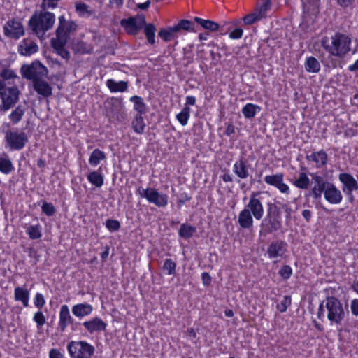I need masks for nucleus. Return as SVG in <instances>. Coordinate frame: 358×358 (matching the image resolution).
Listing matches in <instances>:
<instances>
[{"instance_id": "1", "label": "nucleus", "mask_w": 358, "mask_h": 358, "mask_svg": "<svg viewBox=\"0 0 358 358\" xmlns=\"http://www.w3.org/2000/svg\"><path fill=\"white\" fill-rule=\"evenodd\" d=\"M346 311L341 301L334 296H327L319 306L317 318L324 321L327 318L330 324L341 326L345 320Z\"/></svg>"}, {"instance_id": "2", "label": "nucleus", "mask_w": 358, "mask_h": 358, "mask_svg": "<svg viewBox=\"0 0 358 358\" xmlns=\"http://www.w3.org/2000/svg\"><path fill=\"white\" fill-rule=\"evenodd\" d=\"M22 76L32 81L34 90H52L45 80L48 69L39 61H34L30 64H24L20 69Z\"/></svg>"}, {"instance_id": "3", "label": "nucleus", "mask_w": 358, "mask_h": 358, "mask_svg": "<svg viewBox=\"0 0 358 358\" xmlns=\"http://www.w3.org/2000/svg\"><path fill=\"white\" fill-rule=\"evenodd\" d=\"M352 39L343 33L336 32L331 37V43L322 41V46L331 55L344 58L351 50Z\"/></svg>"}, {"instance_id": "4", "label": "nucleus", "mask_w": 358, "mask_h": 358, "mask_svg": "<svg viewBox=\"0 0 358 358\" xmlns=\"http://www.w3.org/2000/svg\"><path fill=\"white\" fill-rule=\"evenodd\" d=\"M55 22L54 13L43 10L35 12L28 22V27L39 38H43L45 33L50 30Z\"/></svg>"}, {"instance_id": "5", "label": "nucleus", "mask_w": 358, "mask_h": 358, "mask_svg": "<svg viewBox=\"0 0 358 358\" xmlns=\"http://www.w3.org/2000/svg\"><path fill=\"white\" fill-rule=\"evenodd\" d=\"M281 210L274 203H268L266 217L260 224L259 235L266 236L282 228Z\"/></svg>"}, {"instance_id": "6", "label": "nucleus", "mask_w": 358, "mask_h": 358, "mask_svg": "<svg viewBox=\"0 0 358 358\" xmlns=\"http://www.w3.org/2000/svg\"><path fill=\"white\" fill-rule=\"evenodd\" d=\"M105 115L110 122H122L127 119V113L120 99L111 98L104 103Z\"/></svg>"}, {"instance_id": "7", "label": "nucleus", "mask_w": 358, "mask_h": 358, "mask_svg": "<svg viewBox=\"0 0 358 358\" xmlns=\"http://www.w3.org/2000/svg\"><path fill=\"white\" fill-rule=\"evenodd\" d=\"M72 358H91L94 354V347L86 341H71L67 346Z\"/></svg>"}, {"instance_id": "8", "label": "nucleus", "mask_w": 358, "mask_h": 358, "mask_svg": "<svg viewBox=\"0 0 358 358\" xmlns=\"http://www.w3.org/2000/svg\"><path fill=\"white\" fill-rule=\"evenodd\" d=\"M137 193L139 196L145 198L149 203H153L159 208L165 207L168 204V196L166 194H160L155 188L144 189L139 187Z\"/></svg>"}, {"instance_id": "9", "label": "nucleus", "mask_w": 358, "mask_h": 358, "mask_svg": "<svg viewBox=\"0 0 358 358\" xmlns=\"http://www.w3.org/2000/svg\"><path fill=\"white\" fill-rule=\"evenodd\" d=\"M5 141L10 150H20L24 148L29 138L25 132L8 130L5 133Z\"/></svg>"}, {"instance_id": "10", "label": "nucleus", "mask_w": 358, "mask_h": 358, "mask_svg": "<svg viewBox=\"0 0 358 358\" xmlns=\"http://www.w3.org/2000/svg\"><path fill=\"white\" fill-rule=\"evenodd\" d=\"M3 34L6 37L17 40L25 34L22 23L16 18L8 20L3 26Z\"/></svg>"}, {"instance_id": "11", "label": "nucleus", "mask_w": 358, "mask_h": 358, "mask_svg": "<svg viewBox=\"0 0 358 358\" xmlns=\"http://www.w3.org/2000/svg\"><path fill=\"white\" fill-rule=\"evenodd\" d=\"M312 182L315 184L309 192V196H313L315 199H320L322 194L331 182H328L324 177L318 175L317 173H310Z\"/></svg>"}, {"instance_id": "12", "label": "nucleus", "mask_w": 358, "mask_h": 358, "mask_svg": "<svg viewBox=\"0 0 358 358\" xmlns=\"http://www.w3.org/2000/svg\"><path fill=\"white\" fill-rule=\"evenodd\" d=\"M259 194L260 192H252L250 196L249 202L245 207L257 220H262L264 213L263 204L257 197Z\"/></svg>"}, {"instance_id": "13", "label": "nucleus", "mask_w": 358, "mask_h": 358, "mask_svg": "<svg viewBox=\"0 0 358 358\" xmlns=\"http://www.w3.org/2000/svg\"><path fill=\"white\" fill-rule=\"evenodd\" d=\"M145 23V19L143 15L139 17L138 20L135 17H129L120 21L121 26L130 35H136Z\"/></svg>"}, {"instance_id": "14", "label": "nucleus", "mask_w": 358, "mask_h": 358, "mask_svg": "<svg viewBox=\"0 0 358 358\" xmlns=\"http://www.w3.org/2000/svg\"><path fill=\"white\" fill-rule=\"evenodd\" d=\"M20 91H0V110L6 111L18 101Z\"/></svg>"}, {"instance_id": "15", "label": "nucleus", "mask_w": 358, "mask_h": 358, "mask_svg": "<svg viewBox=\"0 0 358 358\" xmlns=\"http://www.w3.org/2000/svg\"><path fill=\"white\" fill-rule=\"evenodd\" d=\"M287 244L282 240H277L271 242L266 250V254L270 259L282 257L287 252Z\"/></svg>"}, {"instance_id": "16", "label": "nucleus", "mask_w": 358, "mask_h": 358, "mask_svg": "<svg viewBox=\"0 0 358 358\" xmlns=\"http://www.w3.org/2000/svg\"><path fill=\"white\" fill-rule=\"evenodd\" d=\"M338 179L343 185L342 190L345 194H351V192L358 189V183L351 174L340 173Z\"/></svg>"}, {"instance_id": "17", "label": "nucleus", "mask_w": 358, "mask_h": 358, "mask_svg": "<svg viewBox=\"0 0 358 358\" xmlns=\"http://www.w3.org/2000/svg\"><path fill=\"white\" fill-rule=\"evenodd\" d=\"M17 51L20 55L29 57L38 51V45L32 39L26 38L19 43Z\"/></svg>"}, {"instance_id": "18", "label": "nucleus", "mask_w": 358, "mask_h": 358, "mask_svg": "<svg viewBox=\"0 0 358 358\" xmlns=\"http://www.w3.org/2000/svg\"><path fill=\"white\" fill-rule=\"evenodd\" d=\"M284 175L283 173H278L271 176H266L264 178V181L268 185L275 187L279 191L284 194L289 193V186L283 182Z\"/></svg>"}, {"instance_id": "19", "label": "nucleus", "mask_w": 358, "mask_h": 358, "mask_svg": "<svg viewBox=\"0 0 358 358\" xmlns=\"http://www.w3.org/2000/svg\"><path fill=\"white\" fill-rule=\"evenodd\" d=\"M250 165L245 157H241L233 165V172L240 179H246L250 176Z\"/></svg>"}, {"instance_id": "20", "label": "nucleus", "mask_w": 358, "mask_h": 358, "mask_svg": "<svg viewBox=\"0 0 358 358\" xmlns=\"http://www.w3.org/2000/svg\"><path fill=\"white\" fill-rule=\"evenodd\" d=\"M323 193L325 199L331 204H338L342 201V194L333 183L329 184Z\"/></svg>"}, {"instance_id": "21", "label": "nucleus", "mask_w": 358, "mask_h": 358, "mask_svg": "<svg viewBox=\"0 0 358 358\" xmlns=\"http://www.w3.org/2000/svg\"><path fill=\"white\" fill-rule=\"evenodd\" d=\"M73 323V319L70 315V311L67 305H63L60 308L59 320V329L62 332H64L68 324Z\"/></svg>"}, {"instance_id": "22", "label": "nucleus", "mask_w": 358, "mask_h": 358, "mask_svg": "<svg viewBox=\"0 0 358 358\" xmlns=\"http://www.w3.org/2000/svg\"><path fill=\"white\" fill-rule=\"evenodd\" d=\"M75 24L73 22H67L64 15L59 17V25L56 30L57 36L69 38L71 30L74 29Z\"/></svg>"}, {"instance_id": "23", "label": "nucleus", "mask_w": 358, "mask_h": 358, "mask_svg": "<svg viewBox=\"0 0 358 358\" xmlns=\"http://www.w3.org/2000/svg\"><path fill=\"white\" fill-rule=\"evenodd\" d=\"M83 326L88 332L92 334L96 331H105L107 324L99 317H94L91 320L83 322Z\"/></svg>"}, {"instance_id": "24", "label": "nucleus", "mask_w": 358, "mask_h": 358, "mask_svg": "<svg viewBox=\"0 0 358 358\" xmlns=\"http://www.w3.org/2000/svg\"><path fill=\"white\" fill-rule=\"evenodd\" d=\"M252 215L248 210V208L242 210L238 217V223L241 228L245 229H250L252 228L254 224Z\"/></svg>"}, {"instance_id": "25", "label": "nucleus", "mask_w": 358, "mask_h": 358, "mask_svg": "<svg viewBox=\"0 0 358 358\" xmlns=\"http://www.w3.org/2000/svg\"><path fill=\"white\" fill-rule=\"evenodd\" d=\"M306 159L308 161H313L316 164V167L321 168L327 163L328 155L324 150L318 152H314L310 155H306Z\"/></svg>"}, {"instance_id": "26", "label": "nucleus", "mask_w": 358, "mask_h": 358, "mask_svg": "<svg viewBox=\"0 0 358 358\" xmlns=\"http://www.w3.org/2000/svg\"><path fill=\"white\" fill-rule=\"evenodd\" d=\"M93 311V307L89 303H78L72 307V313L74 316L82 318L90 315Z\"/></svg>"}, {"instance_id": "27", "label": "nucleus", "mask_w": 358, "mask_h": 358, "mask_svg": "<svg viewBox=\"0 0 358 358\" xmlns=\"http://www.w3.org/2000/svg\"><path fill=\"white\" fill-rule=\"evenodd\" d=\"M14 299L17 301H20L24 307L29 306V292L21 287H17L14 291Z\"/></svg>"}, {"instance_id": "28", "label": "nucleus", "mask_w": 358, "mask_h": 358, "mask_svg": "<svg viewBox=\"0 0 358 358\" xmlns=\"http://www.w3.org/2000/svg\"><path fill=\"white\" fill-rule=\"evenodd\" d=\"M67 38L60 36H57V38H52L51 40V44L52 48L60 54L63 57H64V55H63L62 53L64 52L66 55H69V52L64 50V46L67 41Z\"/></svg>"}, {"instance_id": "29", "label": "nucleus", "mask_w": 358, "mask_h": 358, "mask_svg": "<svg viewBox=\"0 0 358 358\" xmlns=\"http://www.w3.org/2000/svg\"><path fill=\"white\" fill-rule=\"evenodd\" d=\"M14 170L11 160L6 154L0 157V171L6 175L10 174Z\"/></svg>"}, {"instance_id": "30", "label": "nucleus", "mask_w": 358, "mask_h": 358, "mask_svg": "<svg viewBox=\"0 0 358 358\" xmlns=\"http://www.w3.org/2000/svg\"><path fill=\"white\" fill-rule=\"evenodd\" d=\"M142 115L143 114L141 113H136L131 123L134 131L138 134H142L145 127V123Z\"/></svg>"}, {"instance_id": "31", "label": "nucleus", "mask_w": 358, "mask_h": 358, "mask_svg": "<svg viewBox=\"0 0 358 358\" xmlns=\"http://www.w3.org/2000/svg\"><path fill=\"white\" fill-rule=\"evenodd\" d=\"M194 21L201 25L203 29L209 30L210 31H215L219 29V24L212 20H204L199 17H195Z\"/></svg>"}, {"instance_id": "32", "label": "nucleus", "mask_w": 358, "mask_h": 358, "mask_svg": "<svg viewBox=\"0 0 358 358\" xmlns=\"http://www.w3.org/2000/svg\"><path fill=\"white\" fill-rule=\"evenodd\" d=\"M320 64L314 57H308L305 62V69L310 73H318L320 70Z\"/></svg>"}, {"instance_id": "33", "label": "nucleus", "mask_w": 358, "mask_h": 358, "mask_svg": "<svg viewBox=\"0 0 358 358\" xmlns=\"http://www.w3.org/2000/svg\"><path fill=\"white\" fill-rule=\"evenodd\" d=\"M261 108L257 105L252 103H247L242 108V113L246 119H252L255 117L257 112H259Z\"/></svg>"}, {"instance_id": "34", "label": "nucleus", "mask_w": 358, "mask_h": 358, "mask_svg": "<svg viewBox=\"0 0 358 358\" xmlns=\"http://www.w3.org/2000/svg\"><path fill=\"white\" fill-rule=\"evenodd\" d=\"M196 232V228L188 224H182L178 231L179 236L184 239L192 238Z\"/></svg>"}, {"instance_id": "35", "label": "nucleus", "mask_w": 358, "mask_h": 358, "mask_svg": "<svg viewBox=\"0 0 358 358\" xmlns=\"http://www.w3.org/2000/svg\"><path fill=\"white\" fill-rule=\"evenodd\" d=\"M26 233L31 239H38L42 236L41 226L39 224L27 225L25 227Z\"/></svg>"}, {"instance_id": "36", "label": "nucleus", "mask_w": 358, "mask_h": 358, "mask_svg": "<svg viewBox=\"0 0 358 358\" xmlns=\"http://www.w3.org/2000/svg\"><path fill=\"white\" fill-rule=\"evenodd\" d=\"M194 24L192 21L184 19L180 20L177 24L173 26L172 29L176 32L180 31L182 30L191 31L194 30Z\"/></svg>"}, {"instance_id": "37", "label": "nucleus", "mask_w": 358, "mask_h": 358, "mask_svg": "<svg viewBox=\"0 0 358 358\" xmlns=\"http://www.w3.org/2000/svg\"><path fill=\"white\" fill-rule=\"evenodd\" d=\"M106 157V156L104 152L96 148L94 150L93 152L91 153L89 159V163L92 166H97L101 161L104 160Z\"/></svg>"}, {"instance_id": "38", "label": "nucleus", "mask_w": 358, "mask_h": 358, "mask_svg": "<svg viewBox=\"0 0 358 358\" xmlns=\"http://www.w3.org/2000/svg\"><path fill=\"white\" fill-rule=\"evenodd\" d=\"M144 33L148 40V42L150 45H153L155 43V31L156 27L152 24H144Z\"/></svg>"}, {"instance_id": "39", "label": "nucleus", "mask_w": 358, "mask_h": 358, "mask_svg": "<svg viewBox=\"0 0 358 358\" xmlns=\"http://www.w3.org/2000/svg\"><path fill=\"white\" fill-rule=\"evenodd\" d=\"M294 185L302 189H306L310 185V179L306 173L301 172L299 175V178L294 182Z\"/></svg>"}, {"instance_id": "40", "label": "nucleus", "mask_w": 358, "mask_h": 358, "mask_svg": "<svg viewBox=\"0 0 358 358\" xmlns=\"http://www.w3.org/2000/svg\"><path fill=\"white\" fill-rule=\"evenodd\" d=\"M25 112V108L22 106H18L12 113L9 115V119L15 124L18 123L22 118Z\"/></svg>"}, {"instance_id": "41", "label": "nucleus", "mask_w": 358, "mask_h": 358, "mask_svg": "<svg viewBox=\"0 0 358 358\" xmlns=\"http://www.w3.org/2000/svg\"><path fill=\"white\" fill-rule=\"evenodd\" d=\"M87 180L92 185L97 187H100L103 184V176L97 171H92L87 176Z\"/></svg>"}, {"instance_id": "42", "label": "nucleus", "mask_w": 358, "mask_h": 358, "mask_svg": "<svg viewBox=\"0 0 358 358\" xmlns=\"http://www.w3.org/2000/svg\"><path fill=\"white\" fill-rule=\"evenodd\" d=\"M130 101L134 103V109L137 111V113H145L146 106L141 97L134 96L130 98Z\"/></svg>"}, {"instance_id": "43", "label": "nucleus", "mask_w": 358, "mask_h": 358, "mask_svg": "<svg viewBox=\"0 0 358 358\" xmlns=\"http://www.w3.org/2000/svg\"><path fill=\"white\" fill-rule=\"evenodd\" d=\"M106 86L109 90H127L128 83L123 80L117 82L113 79H108L106 81Z\"/></svg>"}, {"instance_id": "44", "label": "nucleus", "mask_w": 358, "mask_h": 358, "mask_svg": "<svg viewBox=\"0 0 358 358\" xmlns=\"http://www.w3.org/2000/svg\"><path fill=\"white\" fill-rule=\"evenodd\" d=\"M172 27H169L167 29H161L158 32V36L160 37L164 41L169 42L174 38V33Z\"/></svg>"}, {"instance_id": "45", "label": "nucleus", "mask_w": 358, "mask_h": 358, "mask_svg": "<svg viewBox=\"0 0 358 358\" xmlns=\"http://www.w3.org/2000/svg\"><path fill=\"white\" fill-rule=\"evenodd\" d=\"M189 116L190 108L189 106H185L181 112L176 115V118L182 126H185L187 124Z\"/></svg>"}, {"instance_id": "46", "label": "nucleus", "mask_w": 358, "mask_h": 358, "mask_svg": "<svg viewBox=\"0 0 358 358\" xmlns=\"http://www.w3.org/2000/svg\"><path fill=\"white\" fill-rule=\"evenodd\" d=\"M76 11L80 17H89L92 12L88 10V6L83 2H76L75 4Z\"/></svg>"}, {"instance_id": "47", "label": "nucleus", "mask_w": 358, "mask_h": 358, "mask_svg": "<svg viewBox=\"0 0 358 358\" xmlns=\"http://www.w3.org/2000/svg\"><path fill=\"white\" fill-rule=\"evenodd\" d=\"M176 263L171 259H166L164 261L162 269L166 271L169 275H175L176 273Z\"/></svg>"}, {"instance_id": "48", "label": "nucleus", "mask_w": 358, "mask_h": 358, "mask_svg": "<svg viewBox=\"0 0 358 358\" xmlns=\"http://www.w3.org/2000/svg\"><path fill=\"white\" fill-rule=\"evenodd\" d=\"M61 0H42L41 7L43 10L55 9L58 6Z\"/></svg>"}, {"instance_id": "49", "label": "nucleus", "mask_w": 358, "mask_h": 358, "mask_svg": "<svg viewBox=\"0 0 358 358\" xmlns=\"http://www.w3.org/2000/svg\"><path fill=\"white\" fill-rule=\"evenodd\" d=\"M106 227L110 231H116L120 229V222L117 220L108 219L106 221Z\"/></svg>"}, {"instance_id": "50", "label": "nucleus", "mask_w": 358, "mask_h": 358, "mask_svg": "<svg viewBox=\"0 0 358 358\" xmlns=\"http://www.w3.org/2000/svg\"><path fill=\"white\" fill-rule=\"evenodd\" d=\"M42 212L48 216H52L56 213V209L52 203L44 201L41 206Z\"/></svg>"}, {"instance_id": "51", "label": "nucleus", "mask_w": 358, "mask_h": 358, "mask_svg": "<svg viewBox=\"0 0 358 358\" xmlns=\"http://www.w3.org/2000/svg\"><path fill=\"white\" fill-rule=\"evenodd\" d=\"M0 77L5 81L17 78V75L12 69H3L0 73Z\"/></svg>"}, {"instance_id": "52", "label": "nucleus", "mask_w": 358, "mask_h": 358, "mask_svg": "<svg viewBox=\"0 0 358 358\" xmlns=\"http://www.w3.org/2000/svg\"><path fill=\"white\" fill-rule=\"evenodd\" d=\"M291 305V297L289 296H285L280 303L278 305V308L281 313L287 310L288 306Z\"/></svg>"}, {"instance_id": "53", "label": "nucleus", "mask_w": 358, "mask_h": 358, "mask_svg": "<svg viewBox=\"0 0 358 358\" xmlns=\"http://www.w3.org/2000/svg\"><path fill=\"white\" fill-rule=\"evenodd\" d=\"M279 274L283 279L287 280L292 275V269L289 265H285L279 271Z\"/></svg>"}, {"instance_id": "54", "label": "nucleus", "mask_w": 358, "mask_h": 358, "mask_svg": "<svg viewBox=\"0 0 358 358\" xmlns=\"http://www.w3.org/2000/svg\"><path fill=\"white\" fill-rule=\"evenodd\" d=\"M258 19L259 15H257L256 13H250L246 15L243 20L244 24L246 25H251L254 24Z\"/></svg>"}, {"instance_id": "55", "label": "nucleus", "mask_w": 358, "mask_h": 358, "mask_svg": "<svg viewBox=\"0 0 358 358\" xmlns=\"http://www.w3.org/2000/svg\"><path fill=\"white\" fill-rule=\"evenodd\" d=\"M34 320L36 322L38 327H42L45 323V316L41 311L34 314Z\"/></svg>"}, {"instance_id": "56", "label": "nucleus", "mask_w": 358, "mask_h": 358, "mask_svg": "<svg viewBox=\"0 0 358 358\" xmlns=\"http://www.w3.org/2000/svg\"><path fill=\"white\" fill-rule=\"evenodd\" d=\"M34 305L38 308H41L45 303L44 296L41 293H37L34 300Z\"/></svg>"}, {"instance_id": "57", "label": "nucleus", "mask_w": 358, "mask_h": 358, "mask_svg": "<svg viewBox=\"0 0 358 358\" xmlns=\"http://www.w3.org/2000/svg\"><path fill=\"white\" fill-rule=\"evenodd\" d=\"M243 33L241 28H236L229 33V36L231 39H239L242 37Z\"/></svg>"}, {"instance_id": "58", "label": "nucleus", "mask_w": 358, "mask_h": 358, "mask_svg": "<svg viewBox=\"0 0 358 358\" xmlns=\"http://www.w3.org/2000/svg\"><path fill=\"white\" fill-rule=\"evenodd\" d=\"M271 6V0H262V3L260 6L259 10V15H261L262 13H266Z\"/></svg>"}, {"instance_id": "59", "label": "nucleus", "mask_w": 358, "mask_h": 358, "mask_svg": "<svg viewBox=\"0 0 358 358\" xmlns=\"http://www.w3.org/2000/svg\"><path fill=\"white\" fill-rule=\"evenodd\" d=\"M350 310L354 316H358V299H355L351 301Z\"/></svg>"}, {"instance_id": "60", "label": "nucleus", "mask_w": 358, "mask_h": 358, "mask_svg": "<svg viewBox=\"0 0 358 358\" xmlns=\"http://www.w3.org/2000/svg\"><path fill=\"white\" fill-rule=\"evenodd\" d=\"M201 279H202L203 284L205 286L209 285L210 284L211 280H212L209 273H208L206 272H204L201 274Z\"/></svg>"}, {"instance_id": "61", "label": "nucleus", "mask_w": 358, "mask_h": 358, "mask_svg": "<svg viewBox=\"0 0 358 358\" xmlns=\"http://www.w3.org/2000/svg\"><path fill=\"white\" fill-rule=\"evenodd\" d=\"M50 358H63L62 353L57 349H52L49 352Z\"/></svg>"}, {"instance_id": "62", "label": "nucleus", "mask_w": 358, "mask_h": 358, "mask_svg": "<svg viewBox=\"0 0 358 358\" xmlns=\"http://www.w3.org/2000/svg\"><path fill=\"white\" fill-rule=\"evenodd\" d=\"M354 1L355 0H336L337 3L343 8H348Z\"/></svg>"}, {"instance_id": "63", "label": "nucleus", "mask_w": 358, "mask_h": 358, "mask_svg": "<svg viewBox=\"0 0 358 358\" xmlns=\"http://www.w3.org/2000/svg\"><path fill=\"white\" fill-rule=\"evenodd\" d=\"M38 97L41 100L42 98H48L52 95V91H36Z\"/></svg>"}, {"instance_id": "64", "label": "nucleus", "mask_w": 358, "mask_h": 358, "mask_svg": "<svg viewBox=\"0 0 358 358\" xmlns=\"http://www.w3.org/2000/svg\"><path fill=\"white\" fill-rule=\"evenodd\" d=\"M235 132V127L232 124H229L226 128L224 134L227 136H231Z\"/></svg>"}]
</instances>
